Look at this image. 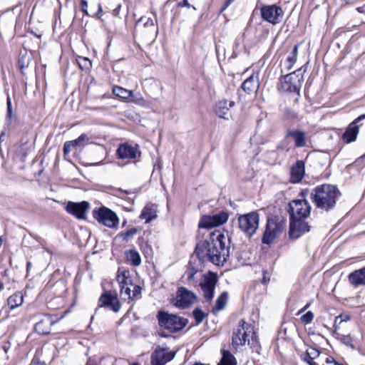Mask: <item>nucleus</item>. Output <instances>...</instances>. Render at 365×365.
Masks as SVG:
<instances>
[{
	"mask_svg": "<svg viewBox=\"0 0 365 365\" xmlns=\"http://www.w3.org/2000/svg\"><path fill=\"white\" fill-rule=\"evenodd\" d=\"M230 240L220 230L212 232L209 238L197 244L195 253L202 262H210L214 264H223L229 256Z\"/></svg>",
	"mask_w": 365,
	"mask_h": 365,
	"instance_id": "nucleus-1",
	"label": "nucleus"
},
{
	"mask_svg": "<svg viewBox=\"0 0 365 365\" xmlns=\"http://www.w3.org/2000/svg\"><path fill=\"white\" fill-rule=\"evenodd\" d=\"M339 195V192L335 186L324 184L312 190L310 198L317 208L329 211L335 206Z\"/></svg>",
	"mask_w": 365,
	"mask_h": 365,
	"instance_id": "nucleus-2",
	"label": "nucleus"
},
{
	"mask_svg": "<svg viewBox=\"0 0 365 365\" xmlns=\"http://www.w3.org/2000/svg\"><path fill=\"white\" fill-rule=\"evenodd\" d=\"M159 326L170 333H175L183 329L188 324L186 318L177 314H169L165 311H159L157 314Z\"/></svg>",
	"mask_w": 365,
	"mask_h": 365,
	"instance_id": "nucleus-3",
	"label": "nucleus"
},
{
	"mask_svg": "<svg viewBox=\"0 0 365 365\" xmlns=\"http://www.w3.org/2000/svg\"><path fill=\"white\" fill-rule=\"evenodd\" d=\"M305 69L303 67L295 71L285 75L281 79V88L284 91L296 93L299 95L301 86L304 81V73Z\"/></svg>",
	"mask_w": 365,
	"mask_h": 365,
	"instance_id": "nucleus-4",
	"label": "nucleus"
},
{
	"mask_svg": "<svg viewBox=\"0 0 365 365\" xmlns=\"http://www.w3.org/2000/svg\"><path fill=\"white\" fill-rule=\"evenodd\" d=\"M285 227V221L279 220L276 217H269L267 220L262 242L269 245L282 233Z\"/></svg>",
	"mask_w": 365,
	"mask_h": 365,
	"instance_id": "nucleus-5",
	"label": "nucleus"
},
{
	"mask_svg": "<svg viewBox=\"0 0 365 365\" xmlns=\"http://www.w3.org/2000/svg\"><path fill=\"white\" fill-rule=\"evenodd\" d=\"M240 230L247 237L253 236L259 227V215L257 211L241 215L237 217Z\"/></svg>",
	"mask_w": 365,
	"mask_h": 365,
	"instance_id": "nucleus-6",
	"label": "nucleus"
},
{
	"mask_svg": "<svg viewBox=\"0 0 365 365\" xmlns=\"http://www.w3.org/2000/svg\"><path fill=\"white\" fill-rule=\"evenodd\" d=\"M93 217L99 223L109 228H116L119 222L117 215L104 206L93 210Z\"/></svg>",
	"mask_w": 365,
	"mask_h": 365,
	"instance_id": "nucleus-7",
	"label": "nucleus"
},
{
	"mask_svg": "<svg viewBox=\"0 0 365 365\" xmlns=\"http://www.w3.org/2000/svg\"><path fill=\"white\" fill-rule=\"evenodd\" d=\"M289 207L290 219L304 220L310 215L311 206L306 200H292Z\"/></svg>",
	"mask_w": 365,
	"mask_h": 365,
	"instance_id": "nucleus-8",
	"label": "nucleus"
},
{
	"mask_svg": "<svg viewBox=\"0 0 365 365\" xmlns=\"http://www.w3.org/2000/svg\"><path fill=\"white\" fill-rule=\"evenodd\" d=\"M252 332L251 325L244 319L239 322L237 328L233 331L232 344L235 346H243L248 340V336Z\"/></svg>",
	"mask_w": 365,
	"mask_h": 365,
	"instance_id": "nucleus-9",
	"label": "nucleus"
},
{
	"mask_svg": "<svg viewBox=\"0 0 365 365\" xmlns=\"http://www.w3.org/2000/svg\"><path fill=\"white\" fill-rule=\"evenodd\" d=\"M229 217V214L226 211H220L213 215H203L201 217L198 227L200 228H212L225 224Z\"/></svg>",
	"mask_w": 365,
	"mask_h": 365,
	"instance_id": "nucleus-10",
	"label": "nucleus"
},
{
	"mask_svg": "<svg viewBox=\"0 0 365 365\" xmlns=\"http://www.w3.org/2000/svg\"><path fill=\"white\" fill-rule=\"evenodd\" d=\"M260 11L262 18L273 25L279 23L284 14L282 8L275 4L263 6Z\"/></svg>",
	"mask_w": 365,
	"mask_h": 365,
	"instance_id": "nucleus-11",
	"label": "nucleus"
},
{
	"mask_svg": "<svg viewBox=\"0 0 365 365\" xmlns=\"http://www.w3.org/2000/svg\"><path fill=\"white\" fill-rule=\"evenodd\" d=\"M98 307L107 308L113 312L117 313L120 310L121 304L116 293L106 291L98 299Z\"/></svg>",
	"mask_w": 365,
	"mask_h": 365,
	"instance_id": "nucleus-12",
	"label": "nucleus"
},
{
	"mask_svg": "<svg viewBox=\"0 0 365 365\" xmlns=\"http://www.w3.org/2000/svg\"><path fill=\"white\" fill-rule=\"evenodd\" d=\"M116 155L119 159L130 160L139 158L141 155V151L138 145L125 143L118 146Z\"/></svg>",
	"mask_w": 365,
	"mask_h": 365,
	"instance_id": "nucleus-13",
	"label": "nucleus"
},
{
	"mask_svg": "<svg viewBox=\"0 0 365 365\" xmlns=\"http://www.w3.org/2000/svg\"><path fill=\"white\" fill-rule=\"evenodd\" d=\"M217 282V274L213 272H209L208 274L204 276L203 281L200 284L203 292V296L208 302L211 301L213 298Z\"/></svg>",
	"mask_w": 365,
	"mask_h": 365,
	"instance_id": "nucleus-14",
	"label": "nucleus"
},
{
	"mask_svg": "<svg viewBox=\"0 0 365 365\" xmlns=\"http://www.w3.org/2000/svg\"><path fill=\"white\" fill-rule=\"evenodd\" d=\"M175 356V352L158 346L151 355L152 365H165Z\"/></svg>",
	"mask_w": 365,
	"mask_h": 365,
	"instance_id": "nucleus-15",
	"label": "nucleus"
},
{
	"mask_svg": "<svg viewBox=\"0 0 365 365\" xmlns=\"http://www.w3.org/2000/svg\"><path fill=\"white\" fill-rule=\"evenodd\" d=\"M309 230L310 226L304 220L290 219L289 235L291 239L297 240Z\"/></svg>",
	"mask_w": 365,
	"mask_h": 365,
	"instance_id": "nucleus-16",
	"label": "nucleus"
},
{
	"mask_svg": "<svg viewBox=\"0 0 365 365\" xmlns=\"http://www.w3.org/2000/svg\"><path fill=\"white\" fill-rule=\"evenodd\" d=\"M196 299V296L192 292L187 290L185 287H180L175 298V305L180 308H187L193 304Z\"/></svg>",
	"mask_w": 365,
	"mask_h": 365,
	"instance_id": "nucleus-17",
	"label": "nucleus"
},
{
	"mask_svg": "<svg viewBox=\"0 0 365 365\" xmlns=\"http://www.w3.org/2000/svg\"><path fill=\"white\" fill-rule=\"evenodd\" d=\"M89 203L86 201L81 202H68L66 206L68 213L75 216L79 220L85 219L86 213L89 208Z\"/></svg>",
	"mask_w": 365,
	"mask_h": 365,
	"instance_id": "nucleus-18",
	"label": "nucleus"
},
{
	"mask_svg": "<svg viewBox=\"0 0 365 365\" xmlns=\"http://www.w3.org/2000/svg\"><path fill=\"white\" fill-rule=\"evenodd\" d=\"M117 281L120 285V295H125L128 299H131L132 289L133 284L131 279L129 277V272L123 271L117 276Z\"/></svg>",
	"mask_w": 365,
	"mask_h": 365,
	"instance_id": "nucleus-19",
	"label": "nucleus"
},
{
	"mask_svg": "<svg viewBox=\"0 0 365 365\" xmlns=\"http://www.w3.org/2000/svg\"><path fill=\"white\" fill-rule=\"evenodd\" d=\"M364 119L365 115H359L349 125L342 135V139L345 143H350L356 140L359 131V126L357 123Z\"/></svg>",
	"mask_w": 365,
	"mask_h": 365,
	"instance_id": "nucleus-20",
	"label": "nucleus"
},
{
	"mask_svg": "<svg viewBox=\"0 0 365 365\" xmlns=\"http://www.w3.org/2000/svg\"><path fill=\"white\" fill-rule=\"evenodd\" d=\"M235 105L233 101L227 100L220 101L215 105V111L216 115L225 120H228L231 117L230 108Z\"/></svg>",
	"mask_w": 365,
	"mask_h": 365,
	"instance_id": "nucleus-21",
	"label": "nucleus"
},
{
	"mask_svg": "<svg viewBox=\"0 0 365 365\" xmlns=\"http://www.w3.org/2000/svg\"><path fill=\"white\" fill-rule=\"evenodd\" d=\"M286 138H292L297 148H303L307 145L306 133L300 130H289Z\"/></svg>",
	"mask_w": 365,
	"mask_h": 365,
	"instance_id": "nucleus-22",
	"label": "nucleus"
},
{
	"mask_svg": "<svg viewBox=\"0 0 365 365\" xmlns=\"http://www.w3.org/2000/svg\"><path fill=\"white\" fill-rule=\"evenodd\" d=\"M305 172V165L304 161L297 160L291 168V182L294 183L299 182L304 178Z\"/></svg>",
	"mask_w": 365,
	"mask_h": 365,
	"instance_id": "nucleus-23",
	"label": "nucleus"
},
{
	"mask_svg": "<svg viewBox=\"0 0 365 365\" xmlns=\"http://www.w3.org/2000/svg\"><path fill=\"white\" fill-rule=\"evenodd\" d=\"M53 324L51 318L49 316H44L41 319L36 323L34 329L40 334H47L51 331Z\"/></svg>",
	"mask_w": 365,
	"mask_h": 365,
	"instance_id": "nucleus-24",
	"label": "nucleus"
},
{
	"mask_svg": "<svg viewBox=\"0 0 365 365\" xmlns=\"http://www.w3.org/2000/svg\"><path fill=\"white\" fill-rule=\"evenodd\" d=\"M259 83L257 76H250L242 84V89L248 94L257 92Z\"/></svg>",
	"mask_w": 365,
	"mask_h": 365,
	"instance_id": "nucleus-25",
	"label": "nucleus"
},
{
	"mask_svg": "<svg viewBox=\"0 0 365 365\" xmlns=\"http://www.w3.org/2000/svg\"><path fill=\"white\" fill-rule=\"evenodd\" d=\"M349 280L355 287L365 284V267L350 273Z\"/></svg>",
	"mask_w": 365,
	"mask_h": 365,
	"instance_id": "nucleus-26",
	"label": "nucleus"
},
{
	"mask_svg": "<svg viewBox=\"0 0 365 365\" xmlns=\"http://www.w3.org/2000/svg\"><path fill=\"white\" fill-rule=\"evenodd\" d=\"M157 217V207L154 205H146L141 212L140 218L149 222Z\"/></svg>",
	"mask_w": 365,
	"mask_h": 365,
	"instance_id": "nucleus-27",
	"label": "nucleus"
},
{
	"mask_svg": "<svg viewBox=\"0 0 365 365\" xmlns=\"http://www.w3.org/2000/svg\"><path fill=\"white\" fill-rule=\"evenodd\" d=\"M128 262L135 266H139L141 263V257L139 252L136 250H130L125 252Z\"/></svg>",
	"mask_w": 365,
	"mask_h": 365,
	"instance_id": "nucleus-28",
	"label": "nucleus"
},
{
	"mask_svg": "<svg viewBox=\"0 0 365 365\" xmlns=\"http://www.w3.org/2000/svg\"><path fill=\"white\" fill-rule=\"evenodd\" d=\"M8 305L11 309L21 306L24 302V297L21 292H16L8 298Z\"/></svg>",
	"mask_w": 365,
	"mask_h": 365,
	"instance_id": "nucleus-29",
	"label": "nucleus"
},
{
	"mask_svg": "<svg viewBox=\"0 0 365 365\" xmlns=\"http://www.w3.org/2000/svg\"><path fill=\"white\" fill-rule=\"evenodd\" d=\"M222 356L218 365H236V359L229 351L222 350Z\"/></svg>",
	"mask_w": 365,
	"mask_h": 365,
	"instance_id": "nucleus-30",
	"label": "nucleus"
},
{
	"mask_svg": "<svg viewBox=\"0 0 365 365\" xmlns=\"http://www.w3.org/2000/svg\"><path fill=\"white\" fill-rule=\"evenodd\" d=\"M227 293L222 292L217 299L215 307L213 308L212 312H217L219 311L222 310L227 304Z\"/></svg>",
	"mask_w": 365,
	"mask_h": 365,
	"instance_id": "nucleus-31",
	"label": "nucleus"
},
{
	"mask_svg": "<svg viewBox=\"0 0 365 365\" xmlns=\"http://www.w3.org/2000/svg\"><path fill=\"white\" fill-rule=\"evenodd\" d=\"M113 93L118 97L128 99L133 96V91L127 90L120 86H115L113 88Z\"/></svg>",
	"mask_w": 365,
	"mask_h": 365,
	"instance_id": "nucleus-32",
	"label": "nucleus"
},
{
	"mask_svg": "<svg viewBox=\"0 0 365 365\" xmlns=\"http://www.w3.org/2000/svg\"><path fill=\"white\" fill-rule=\"evenodd\" d=\"M76 148H82L90 143V138L87 134L83 133L78 138L73 140Z\"/></svg>",
	"mask_w": 365,
	"mask_h": 365,
	"instance_id": "nucleus-33",
	"label": "nucleus"
},
{
	"mask_svg": "<svg viewBox=\"0 0 365 365\" xmlns=\"http://www.w3.org/2000/svg\"><path fill=\"white\" fill-rule=\"evenodd\" d=\"M138 232L136 227H131L125 232H121L118 234V237L122 238L125 242H128L130 239L133 238Z\"/></svg>",
	"mask_w": 365,
	"mask_h": 365,
	"instance_id": "nucleus-34",
	"label": "nucleus"
},
{
	"mask_svg": "<svg viewBox=\"0 0 365 365\" xmlns=\"http://www.w3.org/2000/svg\"><path fill=\"white\" fill-rule=\"evenodd\" d=\"M77 63L82 70H89L91 68V61L86 57L78 56Z\"/></svg>",
	"mask_w": 365,
	"mask_h": 365,
	"instance_id": "nucleus-35",
	"label": "nucleus"
},
{
	"mask_svg": "<svg viewBox=\"0 0 365 365\" xmlns=\"http://www.w3.org/2000/svg\"><path fill=\"white\" fill-rule=\"evenodd\" d=\"M192 315L196 321L197 324H200L203 319L207 316L201 309L196 308L192 312Z\"/></svg>",
	"mask_w": 365,
	"mask_h": 365,
	"instance_id": "nucleus-36",
	"label": "nucleus"
},
{
	"mask_svg": "<svg viewBox=\"0 0 365 365\" xmlns=\"http://www.w3.org/2000/svg\"><path fill=\"white\" fill-rule=\"evenodd\" d=\"M320 356V352L318 349L313 348V347H309L307 349V356L309 357L311 359H315L318 358Z\"/></svg>",
	"mask_w": 365,
	"mask_h": 365,
	"instance_id": "nucleus-37",
	"label": "nucleus"
},
{
	"mask_svg": "<svg viewBox=\"0 0 365 365\" xmlns=\"http://www.w3.org/2000/svg\"><path fill=\"white\" fill-rule=\"evenodd\" d=\"M141 287L138 285L133 286L131 300H136L141 297Z\"/></svg>",
	"mask_w": 365,
	"mask_h": 365,
	"instance_id": "nucleus-38",
	"label": "nucleus"
},
{
	"mask_svg": "<svg viewBox=\"0 0 365 365\" xmlns=\"http://www.w3.org/2000/svg\"><path fill=\"white\" fill-rule=\"evenodd\" d=\"M138 23H142L145 27H153L154 21L153 19L147 16H142Z\"/></svg>",
	"mask_w": 365,
	"mask_h": 365,
	"instance_id": "nucleus-39",
	"label": "nucleus"
},
{
	"mask_svg": "<svg viewBox=\"0 0 365 365\" xmlns=\"http://www.w3.org/2000/svg\"><path fill=\"white\" fill-rule=\"evenodd\" d=\"M314 319V314L309 311L301 317V321L304 324H309Z\"/></svg>",
	"mask_w": 365,
	"mask_h": 365,
	"instance_id": "nucleus-40",
	"label": "nucleus"
},
{
	"mask_svg": "<svg viewBox=\"0 0 365 365\" xmlns=\"http://www.w3.org/2000/svg\"><path fill=\"white\" fill-rule=\"evenodd\" d=\"M297 61V56L289 54L287 56V61L285 62V66L287 70H290Z\"/></svg>",
	"mask_w": 365,
	"mask_h": 365,
	"instance_id": "nucleus-41",
	"label": "nucleus"
},
{
	"mask_svg": "<svg viewBox=\"0 0 365 365\" xmlns=\"http://www.w3.org/2000/svg\"><path fill=\"white\" fill-rule=\"evenodd\" d=\"M73 148H76L73 140L66 141L63 145V154L67 155Z\"/></svg>",
	"mask_w": 365,
	"mask_h": 365,
	"instance_id": "nucleus-42",
	"label": "nucleus"
},
{
	"mask_svg": "<svg viewBox=\"0 0 365 365\" xmlns=\"http://www.w3.org/2000/svg\"><path fill=\"white\" fill-rule=\"evenodd\" d=\"M340 341L345 345L351 346L354 349V346L352 344V339L350 335H342L340 338Z\"/></svg>",
	"mask_w": 365,
	"mask_h": 365,
	"instance_id": "nucleus-43",
	"label": "nucleus"
},
{
	"mask_svg": "<svg viewBox=\"0 0 365 365\" xmlns=\"http://www.w3.org/2000/svg\"><path fill=\"white\" fill-rule=\"evenodd\" d=\"M6 106H7V115L6 118L10 120L12 118V107H11V101L9 96H8L6 100Z\"/></svg>",
	"mask_w": 365,
	"mask_h": 365,
	"instance_id": "nucleus-44",
	"label": "nucleus"
},
{
	"mask_svg": "<svg viewBox=\"0 0 365 365\" xmlns=\"http://www.w3.org/2000/svg\"><path fill=\"white\" fill-rule=\"evenodd\" d=\"M179 7H187V8H192L194 10H196V8L189 3V0H182V1L178 4Z\"/></svg>",
	"mask_w": 365,
	"mask_h": 365,
	"instance_id": "nucleus-45",
	"label": "nucleus"
},
{
	"mask_svg": "<svg viewBox=\"0 0 365 365\" xmlns=\"http://www.w3.org/2000/svg\"><path fill=\"white\" fill-rule=\"evenodd\" d=\"M81 10L83 12V14H86V15H88V9H87L88 8V2H87V1L81 0Z\"/></svg>",
	"mask_w": 365,
	"mask_h": 365,
	"instance_id": "nucleus-46",
	"label": "nucleus"
},
{
	"mask_svg": "<svg viewBox=\"0 0 365 365\" xmlns=\"http://www.w3.org/2000/svg\"><path fill=\"white\" fill-rule=\"evenodd\" d=\"M195 272L193 271H189L187 272V279L192 280L194 279Z\"/></svg>",
	"mask_w": 365,
	"mask_h": 365,
	"instance_id": "nucleus-47",
	"label": "nucleus"
},
{
	"mask_svg": "<svg viewBox=\"0 0 365 365\" xmlns=\"http://www.w3.org/2000/svg\"><path fill=\"white\" fill-rule=\"evenodd\" d=\"M297 50H298V46L296 45L294 46L292 51L290 53L291 55L297 56Z\"/></svg>",
	"mask_w": 365,
	"mask_h": 365,
	"instance_id": "nucleus-48",
	"label": "nucleus"
},
{
	"mask_svg": "<svg viewBox=\"0 0 365 365\" xmlns=\"http://www.w3.org/2000/svg\"><path fill=\"white\" fill-rule=\"evenodd\" d=\"M235 0H227L225 2V5L222 8V10L225 9L227 7H228Z\"/></svg>",
	"mask_w": 365,
	"mask_h": 365,
	"instance_id": "nucleus-49",
	"label": "nucleus"
},
{
	"mask_svg": "<svg viewBox=\"0 0 365 365\" xmlns=\"http://www.w3.org/2000/svg\"><path fill=\"white\" fill-rule=\"evenodd\" d=\"M326 363L327 364H329V363H334L335 364V362H336V361L334 360V358L332 357H327L325 360Z\"/></svg>",
	"mask_w": 365,
	"mask_h": 365,
	"instance_id": "nucleus-50",
	"label": "nucleus"
},
{
	"mask_svg": "<svg viewBox=\"0 0 365 365\" xmlns=\"http://www.w3.org/2000/svg\"><path fill=\"white\" fill-rule=\"evenodd\" d=\"M120 8V5L118 4L117 7L115 9H113V12L115 16H116L118 14Z\"/></svg>",
	"mask_w": 365,
	"mask_h": 365,
	"instance_id": "nucleus-51",
	"label": "nucleus"
},
{
	"mask_svg": "<svg viewBox=\"0 0 365 365\" xmlns=\"http://www.w3.org/2000/svg\"><path fill=\"white\" fill-rule=\"evenodd\" d=\"M269 281V278H267L265 276L263 277L262 282L263 284H267Z\"/></svg>",
	"mask_w": 365,
	"mask_h": 365,
	"instance_id": "nucleus-52",
	"label": "nucleus"
},
{
	"mask_svg": "<svg viewBox=\"0 0 365 365\" xmlns=\"http://www.w3.org/2000/svg\"><path fill=\"white\" fill-rule=\"evenodd\" d=\"M31 267V262H27V263H26V270H27V272L29 271Z\"/></svg>",
	"mask_w": 365,
	"mask_h": 365,
	"instance_id": "nucleus-53",
	"label": "nucleus"
},
{
	"mask_svg": "<svg viewBox=\"0 0 365 365\" xmlns=\"http://www.w3.org/2000/svg\"><path fill=\"white\" fill-rule=\"evenodd\" d=\"M103 11V9H102V6L101 4L98 5V13H97V15H99L101 13H102Z\"/></svg>",
	"mask_w": 365,
	"mask_h": 365,
	"instance_id": "nucleus-54",
	"label": "nucleus"
},
{
	"mask_svg": "<svg viewBox=\"0 0 365 365\" xmlns=\"http://www.w3.org/2000/svg\"><path fill=\"white\" fill-rule=\"evenodd\" d=\"M306 309H304V307H303L302 309H301L299 312H298V314L302 313L303 312H304Z\"/></svg>",
	"mask_w": 365,
	"mask_h": 365,
	"instance_id": "nucleus-55",
	"label": "nucleus"
},
{
	"mask_svg": "<svg viewBox=\"0 0 365 365\" xmlns=\"http://www.w3.org/2000/svg\"><path fill=\"white\" fill-rule=\"evenodd\" d=\"M4 135V133H2L0 135V141H1V140H3Z\"/></svg>",
	"mask_w": 365,
	"mask_h": 365,
	"instance_id": "nucleus-56",
	"label": "nucleus"
},
{
	"mask_svg": "<svg viewBox=\"0 0 365 365\" xmlns=\"http://www.w3.org/2000/svg\"><path fill=\"white\" fill-rule=\"evenodd\" d=\"M4 289V284L3 283L0 282V291H1Z\"/></svg>",
	"mask_w": 365,
	"mask_h": 365,
	"instance_id": "nucleus-57",
	"label": "nucleus"
},
{
	"mask_svg": "<svg viewBox=\"0 0 365 365\" xmlns=\"http://www.w3.org/2000/svg\"><path fill=\"white\" fill-rule=\"evenodd\" d=\"M309 304H307L304 307L305 309H308V307H309Z\"/></svg>",
	"mask_w": 365,
	"mask_h": 365,
	"instance_id": "nucleus-58",
	"label": "nucleus"
},
{
	"mask_svg": "<svg viewBox=\"0 0 365 365\" xmlns=\"http://www.w3.org/2000/svg\"><path fill=\"white\" fill-rule=\"evenodd\" d=\"M159 334H160L161 336H163V337H166V336H167V335L164 334L163 333H160Z\"/></svg>",
	"mask_w": 365,
	"mask_h": 365,
	"instance_id": "nucleus-59",
	"label": "nucleus"
},
{
	"mask_svg": "<svg viewBox=\"0 0 365 365\" xmlns=\"http://www.w3.org/2000/svg\"><path fill=\"white\" fill-rule=\"evenodd\" d=\"M335 365H344V364H339V362L336 361V362H335Z\"/></svg>",
	"mask_w": 365,
	"mask_h": 365,
	"instance_id": "nucleus-60",
	"label": "nucleus"
},
{
	"mask_svg": "<svg viewBox=\"0 0 365 365\" xmlns=\"http://www.w3.org/2000/svg\"><path fill=\"white\" fill-rule=\"evenodd\" d=\"M132 365H140L138 363H133Z\"/></svg>",
	"mask_w": 365,
	"mask_h": 365,
	"instance_id": "nucleus-61",
	"label": "nucleus"
},
{
	"mask_svg": "<svg viewBox=\"0 0 365 365\" xmlns=\"http://www.w3.org/2000/svg\"><path fill=\"white\" fill-rule=\"evenodd\" d=\"M2 244V240L0 238V246Z\"/></svg>",
	"mask_w": 365,
	"mask_h": 365,
	"instance_id": "nucleus-62",
	"label": "nucleus"
},
{
	"mask_svg": "<svg viewBox=\"0 0 365 365\" xmlns=\"http://www.w3.org/2000/svg\"><path fill=\"white\" fill-rule=\"evenodd\" d=\"M194 365H203V364L196 363V364H194Z\"/></svg>",
	"mask_w": 365,
	"mask_h": 365,
	"instance_id": "nucleus-63",
	"label": "nucleus"
},
{
	"mask_svg": "<svg viewBox=\"0 0 365 365\" xmlns=\"http://www.w3.org/2000/svg\"><path fill=\"white\" fill-rule=\"evenodd\" d=\"M125 223H126V222L124 221L123 223V226L125 225Z\"/></svg>",
	"mask_w": 365,
	"mask_h": 365,
	"instance_id": "nucleus-64",
	"label": "nucleus"
}]
</instances>
